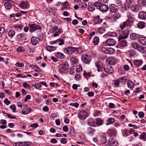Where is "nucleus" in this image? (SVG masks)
<instances>
[{
  "instance_id": "obj_1",
  "label": "nucleus",
  "mask_w": 146,
  "mask_h": 146,
  "mask_svg": "<svg viewBox=\"0 0 146 146\" xmlns=\"http://www.w3.org/2000/svg\"><path fill=\"white\" fill-rule=\"evenodd\" d=\"M78 48L76 47H69L65 48L64 50V52L65 53L70 54L78 51Z\"/></svg>"
},
{
  "instance_id": "obj_2",
  "label": "nucleus",
  "mask_w": 146,
  "mask_h": 146,
  "mask_svg": "<svg viewBox=\"0 0 146 146\" xmlns=\"http://www.w3.org/2000/svg\"><path fill=\"white\" fill-rule=\"evenodd\" d=\"M129 32L127 30L125 31L123 33L121 31H119L118 35H117V38L119 40L122 39H125L129 35Z\"/></svg>"
},
{
  "instance_id": "obj_3",
  "label": "nucleus",
  "mask_w": 146,
  "mask_h": 146,
  "mask_svg": "<svg viewBox=\"0 0 146 146\" xmlns=\"http://www.w3.org/2000/svg\"><path fill=\"white\" fill-rule=\"evenodd\" d=\"M132 47L139 51H143L144 48L142 46H141L137 42H133L131 43Z\"/></svg>"
},
{
  "instance_id": "obj_4",
  "label": "nucleus",
  "mask_w": 146,
  "mask_h": 146,
  "mask_svg": "<svg viewBox=\"0 0 146 146\" xmlns=\"http://www.w3.org/2000/svg\"><path fill=\"white\" fill-rule=\"evenodd\" d=\"M101 51L106 54H111L113 53L114 50L112 48L102 47L101 49Z\"/></svg>"
},
{
  "instance_id": "obj_5",
  "label": "nucleus",
  "mask_w": 146,
  "mask_h": 146,
  "mask_svg": "<svg viewBox=\"0 0 146 146\" xmlns=\"http://www.w3.org/2000/svg\"><path fill=\"white\" fill-rule=\"evenodd\" d=\"M82 61L86 64H89L91 61V57L86 54H83L81 57Z\"/></svg>"
},
{
  "instance_id": "obj_6",
  "label": "nucleus",
  "mask_w": 146,
  "mask_h": 146,
  "mask_svg": "<svg viewBox=\"0 0 146 146\" xmlns=\"http://www.w3.org/2000/svg\"><path fill=\"white\" fill-rule=\"evenodd\" d=\"M69 68V65L67 62H65L60 64L59 70L61 72H64V71H67Z\"/></svg>"
},
{
  "instance_id": "obj_7",
  "label": "nucleus",
  "mask_w": 146,
  "mask_h": 146,
  "mask_svg": "<svg viewBox=\"0 0 146 146\" xmlns=\"http://www.w3.org/2000/svg\"><path fill=\"white\" fill-rule=\"evenodd\" d=\"M29 31L30 32H33L35 30L40 29V27L39 26L35 24L29 25Z\"/></svg>"
},
{
  "instance_id": "obj_8",
  "label": "nucleus",
  "mask_w": 146,
  "mask_h": 146,
  "mask_svg": "<svg viewBox=\"0 0 146 146\" xmlns=\"http://www.w3.org/2000/svg\"><path fill=\"white\" fill-rule=\"evenodd\" d=\"M78 116L80 119H85L87 117L88 113L85 111L81 110L79 112Z\"/></svg>"
},
{
  "instance_id": "obj_9",
  "label": "nucleus",
  "mask_w": 146,
  "mask_h": 146,
  "mask_svg": "<svg viewBox=\"0 0 146 146\" xmlns=\"http://www.w3.org/2000/svg\"><path fill=\"white\" fill-rule=\"evenodd\" d=\"M133 15L130 13H128L127 15V17L128 18L126 21L132 25L135 20V18L133 17Z\"/></svg>"
},
{
  "instance_id": "obj_10",
  "label": "nucleus",
  "mask_w": 146,
  "mask_h": 146,
  "mask_svg": "<svg viewBox=\"0 0 146 146\" xmlns=\"http://www.w3.org/2000/svg\"><path fill=\"white\" fill-rule=\"evenodd\" d=\"M129 23L127 22V21H124L120 23L119 27L121 29H124L126 26L128 28H130L132 26V25Z\"/></svg>"
},
{
  "instance_id": "obj_11",
  "label": "nucleus",
  "mask_w": 146,
  "mask_h": 146,
  "mask_svg": "<svg viewBox=\"0 0 146 146\" xmlns=\"http://www.w3.org/2000/svg\"><path fill=\"white\" fill-rule=\"evenodd\" d=\"M116 43V41L112 38H109L106 41V43L109 46H114Z\"/></svg>"
},
{
  "instance_id": "obj_12",
  "label": "nucleus",
  "mask_w": 146,
  "mask_h": 146,
  "mask_svg": "<svg viewBox=\"0 0 146 146\" xmlns=\"http://www.w3.org/2000/svg\"><path fill=\"white\" fill-rule=\"evenodd\" d=\"M109 9L110 11L115 13L118 11V7L114 4H111L109 6Z\"/></svg>"
},
{
  "instance_id": "obj_13",
  "label": "nucleus",
  "mask_w": 146,
  "mask_h": 146,
  "mask_svg": "<svg viewBox=\"0 0 146 146\" xmlns=\"http://www.w3.org/2000/svg\"><path fill=\"white\" fill-rule=\"evenodd\" d=\"M109 8V7L108 5L102 4L100 5L99 9L101 12H104L108 11Z\"/></svg>"
},
{
  "instance_id": "obj_14",
  "label": "nucleus",
  "mask_w": 146,
  "mask_h": 146,
  "mask_svg": "<svg viewBox=\"0 0 146 146\" xmlns=\"http://www.w3.org/2000/svg\"><path fill=\"white\" fill-rule=\"evenodd\" d=\"M116 62V60L112 57L108 58L106 59L107 63L111 65L114 64Z\"/></svg>"
},
{
  "instance_id": "obj_15",
  "label": "nucleus",
  "mask_w": 146,
  "mask_h": 146,
  "mask_svg": "<svg viewBox=\"0 0 146 146\" xmlns=\"http://www.w3.org/2000/svg\"><path fill=\"white\" fill-rule=\"evenodd\" d=\"M57 44L58 43L59 45H62L64 44V42L63 39H58L55 41H51L50 42V44Z\"/></svg>"
},
{
  "instance_id": "obj_16",
  "label": "nucleus",
  "mask_w": 146,
  "mask_h": 146,
  "mask_svg": "<svg viewBox=\"0 0 146 146\" xmlns=\"http://www.w3.org/2000/svg\"><path fill=\"white\" fill-rule=\"evenodd\" d=\"M138 17L141 20L146 19V12L143 11H140L139 13Z\"/></svg>"
},
{
  "instance_id": "obj_17",
  "label": "nucleus",
  "mask_w": 146,
  "mask_h": 146,
  "mask_svg": "<svg viewBox=\"0 0 146 146\" xmlns=\"http://www.w3.org/2000/svg\"><path fill=\"white\" fill-rule=\"evenodd\" d=\"M134 64L136 66L139 67L142 64L143 61L141 59H136L134 60Z\"/></svg>"
},
{
  "instance_id": "obj_18",
  "label": "nucleus",
  "mask_w": 146,
  "mask_h": 146,
  "mask_svg": "<svg viewBox=\"0 0 146 146\" xmlns=\"http://www.w3.org/2000/svg\"><path fill=\"white\" fill-rule=\"evenodd\" d=\"M39 41V39L36 37H32L31 39V42L33 45H36Z\"/></svg>"
},
{
  "instance_id": "obj_19",
  "label": "nucleus",
  "mask_w": 146,
  "mask_h": 146,
  "mask_svg": "<svg viewBox=\"0 0 146 146\" xmlns=\"http://www.w3.org/2000/svg\"><path fill=\"white\" fill-rule=\"evenodd\" d=\"M117 144V141L113 139H110L108 142V144L111 145V146H116Z\"/></svg>"
},
{
  "instance_id": "obj_20",
  "label": "nucleus",
  "mask_w": 146,
  "mask_h": 146,
  "mask_svg": "<svg viewBox=\"0 0 146 146\" xmlns=\"http://www.w3.org/2000/svg\"><path fill=\"white\" fill-rule=\"evenodd\" d=\"M139 42L142 45H146V37H141L139 38Z\"/></svg>"
},
{
  "instance_id": "obj_21",
  "label": "nucleus",
  "mask_w": 146,
  "mask_h": 146,
  "mask_svg": "<svg viewBox=\"0 0 146 146\" xmlns=\"http://www.w3.org/2000/svg\"><path fill=\"white\" fill-rule=\"evenodd\" d=\"M87 123L88 125L92 127H95V121L92 118H90L88 120Z\"/></svg>"
},
{
  "instance_id": "obj_22",
  "label": "nucleus",
  "mask_w": 146,
  "mask_h": 146,
  "mask_svg": "<svg viewBox=\"0 0 146 146\" xmlns=\"http://www.w3.org/2000/svg\"><path fill=\"white\" fill-rule=\"evenodd\" d=\"M18 39L20 40H23L26 39L25 35V34L21 33L19 34L17 36Z\"/></svg>"
},
{
  "instance_id": "obj_23",
  "label": "nucleus",
  "mask_w": 146,
  "mask_h": 146,
  "mask_svg": "<svg viewBox=\"0 0 146 146\" xmlns=\"http://www.w3.org/2000/svg\"><path fill=\"white\" fill-rule=\"evenodd\" d=\"M104 71L110 74L112 73L113 72V70L111 66H109L107 68H104Z\"/></svg>"
},
{
  "instance_id": "obj_24",
  "label": "nucleus",
  "mask_w": 146,
  "mask_h": 146,
  "mask_svg": "<svg viewBox=\"0 0 146 146\" xmlns=\"http://www.w3.org/2000/svg\"><path fill=\"white\" fill-rule=\"evenodd\" d=\"M31 110L32 109L30 108H28L23 109L22 110V113L23 115H25L30 113Z\"/></svg>"
},
{
  "instance_id": "obj_25",
  "label": "nucleus",
  "mask_w": 146,
  "mask_h": 146,
  "mask_svg": "<svg viewBox=\"0 0 146 146\" xmlns=\"http://www.w3.org/2000/svg\"><path fill=\"white\" fill-rule=\"evenodd\" d=\"M96 67L98 68V71H99L102 70V63L100 61H97L95 63Z\"/></svg>"
},
{
  "instance_id": "obj_26",
  "label": "nucleus",
  "mask_w": 146,
  "mask_h": 146,
  "mask_svg": "<svg viewBox=\"0 0 146 146\" xmlns=\"http://www.w3.org/2000/svg\"><path fill=\"white\" fill-rule=\"evenodd\" d=\"M131 10L133 12L136 13L138 12L137 6L136 5H132L130 7Z\"/></svg>"
},
{
  "instance_id": "obj_27",
  "label": "nucleus",
  "mask_w": 146,
  "mask_h": 146,
  "mask_svg": "<svg viewBox=\"0 0 146 146\" xmlns=\"http://www.w3.org/2000/svg\"><path fill=\"white\" fill-rule=\"evenodd\" d=\"M145 23L143 21H140L138 23L137 27L139 28L142 29L145 27Z\"/></svg>"
},
{
  "instance_id": "obj_28",
  "label": "nucleus",
  "mask_w": 146,
  "mask_h": 146,
  "mask_svg": "<svg viewBox=\"0 0 146 146\" xmlns=\"http://www.w3.org/2000/svg\"><path fill=\"white\" fill-rule=\"evenodd\" d=\"M20 146H29L31 145V142L28 141H25L23 142H19Z\"/></svg>"
},
{
  "instance_id": "obj_29",
  "label": "nucleus",
  "mask_w": 146,
  "mask_h": 146,
  "mask_svg": "<svg viewBox=\"0 0 146 146\" xmlns=\"http://www.w3.org/2000/svg\"><path fill=\"white\" fill-rule=\"evenodd\" d=\"M56 49V47L51 46H48L46 48V50L49 52L54 51Z\"/></svg>"
},
{
  "instance_id": "obj_30",
  "label": "nucleus",
  "mask_w": 146,
  "mask_h": 146,
  "mask_svg": "<svg viewBox=\"0 0 146 146\" xmlns=\"http://www.w3.org/2000/svg\"><path fill=\"white\" fill-rule=\"evenodd\" d=\"M139 38V35L135 33L131 34L130 35V38L133 40H135Z\"/></svg>"
},
{
  "instance_id": "obj_31",
  "label": "nucleus",
  "mask_w": 146,
  "mask_h": 146,
  "mask_svg": "<svg viewBox=\"0 0 146 146\" xmlns=\"http://www.w3.org/2000/svg\"><path fill=\"white\" fill-rule=\"evenodd\" d=\"M115 119L113 118H109L107 120L106 125H108L110 124H112L114 122Z\"/></svg>"
},
{
  "instance_id": "obj_32",
  "label": "nucleus",
  "mask_w": 146,
  "mask_h": 146,
  "mask_svg": "<svg viewBox=\"0 0 146 146\" xmlns=\"http://www.w3.org/2000/svg\"><path fill=\"white\" fill-rule=\"evenodd\" d=\"M29 5L28 2L27 1L23 2L20 5L21 7L25 8L27 7Z\"/></svg>"
},
{
  "instance_id": "obj_33",
  "label": "nucleus",
  "mask_w": 146,
  "mask_h": 146,
  "mask_svg": "<svg viewBox=\"0 0 146 146\" xmlns=\"http://www.w3.org/2000/svg\"><path fill=\"white\" fill-rule=\"evenodd\" d=\"M99 18V15H98L94 17V21L95 23V24L99 23L102 22V21L101 19H100Z\"/></svg>"
},
{
  "instance_id": "obj_34",
  "label": "nucleus",
  "mask_w": 146,
  "mask_h": 146,
  "mask_svg": "<svg viewBox=\"0 0 146 146\" xmlns=\"http://www.w3.org/2000/svg\"><path fill=\"white\" fill-rule=\"evenodd\" d=\"M4 5L5 8L8 9H10L12 7L11 4L8 2L5 3Z\"/></svg>"
},
{
  "instance_id": "obj_35",
  "label": "nucleus",
  "mask_w": 146,
  "mask_h": 146,
  "mask_svg": "<svg viewBox=\"0 0 146 146\" xmlns=\"http://www.w3.org/2000/svg\"><path fill=\"white\" fill-rule=\"evenodd\" d=\"M55 55L58 58L60 59H62L64 57V56L63 53L60 52H56Z\"/></svg>"
},
{
  "instance_id": "obj_36",
  "label": "nucleus",
  "mask_w": 146,
  "mask_h": 146,
  "mask_svg": "<svg viewBox=\"0 0 146 146\" xmlns=\"http://www.w3.org/2000/svg\"><path fill=\"white\" fill-rule=\"evenodd\" d=\"M88 132L89 134L94 133L96 131V130L91 127H89L87 129Z\"/></svg>"
},
{
  "instance_id": "obj_37",
  "label": "nucleus",
  "mask_w": 146,
  "mask_h": 146,
  "mask_svg": "<svg viewBox=\"0 0 146 146\" xmlns=\"http://www.w3.org/2000/svg\"><path fill=\"white\" fill-rule=\"evenodd\" d=\"M137 2L139 5L142 6L145 5L146 3L145 0H138Z\"/></svg>"
},
{
  "instance_id": "obj_38",
  "label": "nucleus",
  "mask_w": 146,
  "mask_h": 146,
  "mask_svg": "<svg viewBox=\"0 0 146 146\" xmlns=\"http://www.w3.org/2000/svg\"><path fill=\"white\" fill-rule=\"evenodd\" d=\"M88 10L90 11H92L95 9V7L93 4H90L88 7Z\"/></svg>"
},
{
  "instance_id": "obj_39",
  "label": "nucleus",
  "mask_w": 146,
  "mask_h": 146,
  "mask_svg": "<svg viewBox=\"0 0 146 146\" xmlns=\"http://www.w3.org/2000/svg\"><path fill=\"white\" fill-rule=\"evenodd\" d=\"M70 61L73 64H75L78 62V60L77 58L74 57H72L70 59Z\"/></svg>"
},
{
  "instance_id": "obj_40",
  "label": "nucleus",
  "mask_w": 146,
  "mask_h": 146,
  "mask_svg": "<svg viewBox=\"0 0 146 146\" xmlns=\"http://www.w3.org/2000/svg\"><path fill=\"white\" fill-rule=\"evenodd\" d=\"M127 86L129 88H131L132 90L134 87V84L131 81H129L127 83Z\"/></svg>"
},
{
  "instance_id": "obj_41",
  "label": "nucleus",
  "mask_w": 146,
  "mask_h": 146,
  "mask_svg": "<svg viewBox=\"0 0 146 146\" xmlns=\"http://www.w3.org/2000/svg\"><path fill=\"white\" fill-rule=\"evenodd\" d=\"M100 140L101 143L104 144L106 143L107 141L106 138L103 135H102L100 136Z\"/></svg>"
},
{
  "instance_id": "obj_42",
  "label": "nucleus",
  "mask_w": 146,
  "mask_h": 146,
  "mask_svg": "<svg viewBox=\"0 0 146 146\" xmlns=\"http://www.w3.org/2000/svg\"><path fill=\"white\" fill-rule=\"evenodd\" d=\"M103 121L100 118L96 119V123L97 125H102L103 124Z\"/></svg>"
},
{
  "instance_id": "obj_43",
  "label": "nucleus",
  "mask_w": 146,
  "mask_h": 146,
  "mask_svg": "<svg viewBox=\"0 0 146 146\" xmlns=\"http://www.w3.org/2000/svg\"><path fill=\"white\" fill-rule=\"evenodd\" d=\"M139 138L144 141L146 140V135L145 132H143L140 135Z\"/></svg>"
},
{
  "instance_id": "obj_44",
  "label": "nucleus",
  "mask_w": 146,
  "mask_h": 146,
  "mask_svg": "<svg viewBox=\"0 0 146 146\" xmlns=\"http://www.w3.org/2000/svg\"><path fill=\"white\" fill-rule=\"evenodd\" d=\"M127 42L124 40H123L119 43V45L121 47L125 46H127Z\"/></svg>"
},
{
  "instance_id": "obj_45",
  "label": "nucleus",
  "mask_w": 146,
  "mask_h": 146,
  "mask_svg": "<svg viewBox=\"0 0 146 146\" xmlns=\"http://www.w3.org/2000/svg\"><path fill=\"white\" fill-rule=\"evenodd\" d=\"M15 32L13 30H11L9 31L8 32V35L9 36L11 37H12L15 35Z\"/></svg>"
},
{
  "instance_id": "obj_46",
  "label": "nucleus",
  "mask_w": 146,
  "mask_h": 146,
  "mask_svg": "<svg viewBox=\"0 0 146 146\" xmlns=\"http://www.w3.org/2000/svg\"><path fill=\"white\" fill-rule=\"evenodd\" d=\"M112 17L114 20H116L119 19L120 17V15L119 13H117L114 14Z\"/></svg>"
},
{
  "instance_id": "obj_47",
  "label": "nucleus",
  "mask_w": 146,
  "mask_h": 146,
  "mask_svg": "<svg viewBox=\"0 0 146 146\" xmlns=\"http://www.w3.org/2000/svg\"><path fill=\"white\" fill-rule=\"evenodd\" d=\"M93 42L94 45H97L99 42V39L98 37H95L93 40Z\"/></svg>"
},
{
  "instance_id": "obj_48",
  "label": "nucleus",
  "mask_w": 146,
  "mask_h": 146,
  "mask_svg": "<svg viewBox=\"0 0 146 146\" xmlns=\"http://www.w3.org/2000/svg\"><path fill=\"white\" fill-rule=\"evenodd\" d=\"M14 27L17 31H20L23 28V27H22L21 25H15Z\"/></svg>"
},
{
  "instance_id": "obj_49",
  "label": "nucleus",
  "mask_w": 146,
  "mask_h": 146,
  "mask_svg": "<svg viewBox=\"0 0 146 146\" xmlns=\"http://www.w3.org/2000/svg\"><path fill=\"white\" fill-rule=\"evenodd\" d=\"M30 67L35 69V72L38 71L40 70V68L36 66L31 65Z\"/></svg>"
},
{
  "instance_id": "obj_50",
  "label": "nucleus",
  "mask_w": 146,
  "mask_h": 146,
  "mask_svg": "<svg viewBox=\"0 0 146 146\" xmlns=\"http://www.w3.org/2000/svg\"><path fill=\"white\" fill-rule=\"evenodd\" d=\"M35 88L36 89H38L42 87V85L40 83H35L34 85Z\"/></svg>"
},
{
  "instance_id": "obj_51",
  "label": "nucleus",
  "mask_w": 146,
  "mask_h": 146,
  "mask_svg": "<svg viewBox=\"0 0 146 146\" xmlns=\"http://www.w3.org/2000/svg\"><path fill=\"white\" fill-rule=\"evenodd\" d=\"M17 51L19 52H22L24 51L25 49L22 46L19 47L17 49Z\"/></svg>"
},
{
  "instance_id": "obj_52",
  "label": "nucleus",
  "mask_w": 146,
  "mask_h": 146,
  "mask_svg": "<svg viewBox=\"0 0 146 146\" xmlns=\"http://www.w3.org/2000/svg\"><path fill=\"white\" fill-rule=\"evenodd\" d=\"M119 81L118 80H115L113 82V84L114 86L116 87H118L119 86Z\"/></svg>"
},
{
  "instance_id": "obj_53",
  "label": "nucleus",
  "mask_w": 146,
  "mask_h": 146,
  "mask_svg": "<svg viewBox=\"0 0 146 146\" xmlns=\"http://www.w3.org/2000/svg\"><path fill=\"white\" fill-rule=\"evenodd\" d=\"M109 133L111 136H114L115 134V131L113 130H110Z\"/></svg>"
},
{
  "instance_id": "obj_54",
  "label": "nucleus",
  "mask_w": 146,
  "mask_h": 146,
  "mask_svg": "<svg viewBox=\"0 0 146 146\" xmlns=\"http://www.w3.org/2000/svg\"><path fill=\"white\" fill-rule=\"evenodd\" d=\"M104 31V29L103 28H98V32L99 33H102Z\"/></svg>"
},
{
  "instance_id": "obj_55",
  "label": "nucleus",
  "mask_w": 146,
  "mask_h": 146,
  "mask_svg": "<svg viewBox=\"0 0 146 146\" xmlns=\"http://www.w3.org/2000/svg\"><path fill=\"white\" fill-rule=\"evenodd\" d=\"M15 65L16 66L20 67L23 66L24 64L23 63L18 62L15 64Z\"/></svg>"
},
{
  "instance_id": "obj_56",
  "label": "nucleus",
  "mask_w": 146,
  "mask_h": 146,
  "mask_svg": "<svg viewBox=\"0 0 146 146\" xmlns=\"http://www.w3.org/2000/svg\"><path fill=\"white\" fill-rule=\"evenodd\" d=\"M95 33L94 32H93L92 33H90L89 36L88 37V38L90 40L93 35H94Z\"/></svg>"
},
{
  "instance_id": "obj_57",
  "label": "nucleus",
  "mask_w": 146,
  "mask_h": 146,
  "mask_svg": "<svg viewBox=\"0 0 146 146\" xmlns=\"http://www.w3.org/2000/svg\"><path fill=\"white\" fill-rule=\"evenodd\" d=\"M23 86L24 88H29L30 87V86L27 83H24L23 84Z\"/></svg>"
},
{
  "instance_id": "obj_58",
  "label": "nucleus",
  "mask_w": 146,
  "mask_h": 146,
  "mask_svg": "<svg viewBox=\"0 0 146 146\" xmlns=\"http://www.w3.org/2000/svg\"><path fill=\"white\" fill-rule=\"evenodd\" d=\"M10 108L11 109L13 110V112H15L16 111V106L14 105H11Z\"/></svg>"
},
{
  "instance_id": "obj_59",
  "label": "nucleus",
  "mask_w": 146,
  "mask_h": 146,
  "mask_svg": "<svg viewBox=\"0 0 146 146\" xmlns=\"http://www.w3.org/2000/svg\"><path fill=\"white\" fill-rule=\"evenodd\" d=\"M135 55V52L133 50H131L129 54V56L130 57L134 56Z\"/></svg>"
},
{
  "instance_id": "obj_60",
  "label": "nucleus",
  "mask_w": 146,
  "mask_h": 146,
  "mask_svg": "<svg viewBox=\"0 0 146 146\" xmlns=\"http://www.w3.org/2000/svg\"><path fill=\"white\" fill-rule=\"evenodd\" d=\"M80 6L82 8L85 9L87 5L86 3H82L81 4Z\"/></svg>"
},
{
  "instance_id": "obj_61",
  "label": "nucleus",
  "mask_w": 146,
  "mask_h": 146,
  "mask_svg": "<svg viewBox=\"0 0 146 146\" xmlns=\"http://www.w3.org/2000/svg\"><path fill=\"white\" fill-rule=\"evenodd\" d=\"M94 6L95 7H98V9H99V7L100 6V5H101V3H98V2H96L94 4Z\"/></svg>"
},
{
  "instance_id": "obj_62",
  "label": "nucleus",
  "mask_w": 146,
  "mask_h": 146,
  "mask_svg": "<svg viewBox=\"0 0 146 146\" xmlns=\"http://www.w3.org/2000/svg\"><path fill=\"white\" fill-rule=\"evenodd\" d=\"M127 3H128L127 7L128 8L130 7V5L131 4L132 0H127Z\"/></svg>"
},
{
  "instance_id": "obj_63",
  "label": "nucleus",
  "mask_w": 146,
  "mask_h": 146,
  "mask_svg": "<svg viewBox=\"0 0 146 146\" xmlns=\"http://www.w3.org/2000/svg\"><path fill=\"white\" fill-rule=\"evenodd\" d=\"M60 142L61 143L63 144H65L66 143L67 140L65 138H62L61 139Z\"/></svg>"
},
{
  "instance_id": "obj_64",
  "label": "nucleus",
  "mask_w": 146,
  "mask_h": 146,
  "mask_svg": "<svg viewBox=\"0 0 146 146\" xmlns=\"http://www.w3.org/2000/svg\"><path fill=\"white\" fill-rule=\"evenodd\" d=\"M144 113L142 112H140L139 114V116L140 118H142L144 117Z\"/></svg>"
}]
</instances>
